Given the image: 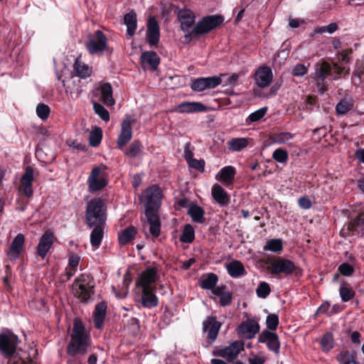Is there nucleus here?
Wrapping results in <instances>:
<instances>
[{"label":"nucleus","mask_w":364,"mask_h":364,"mask_svg":"<svg viewBox=\"0 0 364 364\" xmlns=\"http://www.w3.org/2000/svg\"><path fill=\"white\" fill-rule=\"evenodd\" d=\"M89 346L90 338L85 332V326L80 319L75 318L70 341L67 346V353L71 356L84 355L87 353Z\"/></svg>","instance_id":"nucleus-1"},{"label":"nucleus","mask_w":364,"mask_h":364,"mask_svg":"<svg viewBox=\"0 0 364 364\" xmlns=\"http://www.w3.org/2000/svg\"><path fill=\"white\" fill-rule=\"evenodd\" d=\"M86 223L91 228L95 225H105L107 219V208L104 200L100 198L92 199L86 208Z\"/></svg>","instance_id":"nucleus-2"},{"label":"nucleus","mask_w":364,"mask_h":364,"mask_svg":"<svg viewBox=\"0 0 364 364\" xmlns=\"http://www.w3.org/2000/svg\"><path fill=\"white\" fill-rule=\"evenodd\" d=\"M223 21L221 16L211 15L203 17L193 26L192 31L185 36V39L190 41L192 36L203 35L210 32Z\"/></svg>","instance_id":"nucleus-3"},{"label":"nucleus","mask_w":364,"mask_h":364,"mask_svg":"<svg viewBox=\"0 0 364 364\" xmlns=\"http://www.w3.org/2000/svg\"><path fill=\"white\" fill-rule=\"evenodd\" d=\"M161 198L160 187L154 185L146 188L141 196V201L145 208L144 213H156L161 206Z\"/></svg>","instance_id":"nucleus-4"},{"label":"nucleus","mask_w":364,"mask_h":364,"mask_svg":"<svg viewBox=\"0 0 364 364\" xmlns=\"http://www.w3.org/2000/svg\"><path fill=\"white\" fill-rule=\"evenodd\" d=\"M267 270L273 275H289L294 272L301 274V270L290 259L283 257H276L267 262Z\"/></svg>","instance_id":"nucleus-5"},{"label":"nucleus","mask_w":364,"mask_h":364,"mask_svg":"<svg viewBox=\"0 0 364 364\" xmlns=\"http://www.w3.org/2000/svg\"><path fill=\"white\" fill-rule=\"evenodd\" d=\"M88 191L94 193L101 191L108 184L106 167L103 165L94 167L87 181Z\"/></svg>","instance_id":"nucleus-6"},{"label":"nucleus","mask_w":364,"mask_h":364,"mask_svg":"<svg viewBox=\"0 0 364 364\" xmlns=\"http://www.w3.org/2000/svg\"><path fill=\"white\" fill-rule=\"evenodd\" d=\"M85 48L91 55L101 54L108 48L107 38L101 31L88 35Z\"/></svg>","instance_id":"nucleus-7"},{"label":"nucleus","mask_w":364,"mask_h":364,"mask_svg":"<svg viewBox=\"0 0 364 364\" xmlns=\"http://www.w3.org/2000/svg\"><path fill=\"white\" fill-rule=\"evenodd\" d=\"M244 344L242 341H235L223 348L214 350L213 353L215 356L223 358L230 362L237 358L238 355L244 350Z\"/></svg>","instance_id":"nucleus-8"},{"label":"nucleus","mask_w":364,"mask_h":364,"mask_svg":"<svg viewBox=\"0 0 364 364\" xmlns=\"http://www.w3.org/2000/svg\"><path fill=\"white\" fill-rule=\"evenodd\" d=\"M157 269L149 267L143 271L136 281V286L141 289H156L155 282L158 279Z\"/></svg>","instance_id":"nucleus-9"},{"label":"nucleus","mask_w":364,"mask_h":364,"mask_svg":"<svg viewBox=\"0 0 364 364\" xmlns=\"http://www.w3.org/2000/svg\"><path fill=\"white\" fill-rule=\"evenodd\" d=\"M18 341V336L14 333L0 334V350L6 358L14 354Z\"/></svg>","instance_id":"nucleus-10"},{"label":"nucleus","mask_w":364,"mask_h":364,"mask_svg":"<svg viewBox=\"0 0 364 364\" xmlns=\"http://www.w3.org/2000/svg\"><path fill=\"white\" fill-rule=\"evenodd\" d=\"M258 342L264 343L267 348L275 354L279 353L280 341L275 332L267 329L262 331L258 336Z\"/></svg>","instance_id":"nucleus-11"},{"label":"nucleus","mask_w":364,"mask_h":364,"mask_svg":"<svg viewBox=\"0 0 364 364\" xmlns=\"http://www.w3.org/2000/svg\"><path fill=\"white\" fill-rule=\"evenodd\" d=\"M222 324L214 316H208L203 322V331L210 343H213L218 335Z\"/></svg>","instance_id":"nucleus-12"},{"label":"nucleus","mask_w":364,"mask_h":364,"mask_svg":"<svg viewBox=\"0 0 364 364\" xmlns=\"http://www.w3.org/2000/svg\"><path fill=\"white\" fill-rule=\"evenodd\" d=\"M33 169L31 166H27L24 174L21 178V184L18 187V191L21 195H24L28 198H31L33 196Z\"/></svg>","instance_id":"nucleus-13"},{"label":"nucleus","mask_w":364,"mask_h":364,"mask_svg":"<svg viewBox=\"0 0 364 364\" xmlns=\"http://www.w3.org/2000/svg\"><path fill=\"white\" fill-rule=\"evenodd\" d=\"M260 326L254 319H247L243 321L237 329V333L246 339H251L259 331Z\"/></svg>","instance_id":"nucleus-14"},{"label":"nucleus","mask_w":364,"mask_h":364,"mask_svg":"<svg viewBox=\"0 0 364 364\" xmlns=\"http://www.w3.org/2000/svg\"><path fill=\"white\" fill-rule=\"evenodd\" d=\"M220 77H200L193 80L191 87L196 92H202L206 89H213L221 83Z\"/></svg>","instance_id":"nucleus-15"},{"label":"nucleus","mask_w":364,"mask_h":364,"mask_svg":"<svg viewBox=\"0 0 364 364\" xmlns=\"http://www.w3.org/2000/svg\"><path fill=\"white\" fill-rule=\"evenodd\" d=\"M177 18L180 23L181 29L184 32H188L196 22V16L193 11L187 8L180 9L177 14Z\"/></svg>","instance_id":"nucleus-16"},{"label":"nucleus","mask_w":364,"mask_h":364,"mask_svg":"<svg viewBox=\"0 0 364 364\" xmlns=\"http://www.w3.org/2000/svg\"><path fill=\"white\" fill-rule=\"evenodd\" d=\"M272 70L267 66L259 67L255 73V80L257 85L264 88L268 87L272 81Z\"/></svg>","instance_id":"nucleus-17"},{"label":"nucleus","mask_w":364,"mask_h":364,"mask_svg":"<svg viewBox=\"0 0 364 364\" xmlns=\"http://www.w3.org/2000/svg\"><path fill=\"white\" fill-rule=\"evenodd\" d=\"M132 136V119L127 117L122 124V129L117 139V146L122 149L124 146L130 141Z\"/></svg>","instance_id":"nucleus-18"},{"label":"nucleus","mask_w":364,"mask_h":364,"mask_svg":"<svg viewBox=\"0 0 364 364\" xmlns=\"http://www.w3.org/2000/svg\"><path fill=\"white\" fill-rule=\"evenodd\" d=\"M206 110V107L198 102H184L176 106L173 112L178 113L202 112Z\"/></svg>","instance_id":"nucleus-19"},{"label":"nucleus","mask_w":364,"mask_h":364,"mask_svg":"<svg viewBox=\"0 0 364 364\" xmlns=\"http://www.w3.org/2000/svg\"><path fill=\"white\" fill-rule=\"evenodd\" d=\"M159 26L154 16L149 18L147 23L146 37L149 44L155 46L159 41Z\"/></svg>","instance_id":"nucleus-20"},{"label":"nucleus","mask_w":364,"mask_h":364,"mask_svg":"<svg viewBox=\"0 0 364 364\" xmlns=\"http://www.w3.org/2000/svg\"><path fill=\"white\" fill-rule=\"evenodd\" d=\"M54 235L52 232L46 231L40 239L39 243L37 247V253L42 258L44 259L50 249L53 242Z\"/></svg>","instance_id":"nucleus-21"},{"label":"nucleus","mask_w":364,"mask_h":364,"mask_svg":"<svg viewBox=\"0 0 364 364\" xmlns=\"http://www.w3.org/2000/svg\"><path fill=\"white\" fill-rule=\"evenodd\" d=\"M25 243V237L23 234H18L11 242L7 251L8 257L11 259H16L23 250Z\"/></svg>","instance_id":"nucleus-22"},{"label":"nucleus","mask_w":364,"mask_h":364,"mask_svg":"<svg viewBox=\"0 0 364 364\" xmlns=\"http://www.w3.org/2000/svg\"><path fill=\"white\" fill-rule=\"evenodd\" d=\"M80 281H82V278L77 279L75 281V285L76 286V288L75 289V295L80 299L81 301L85 302L90 299L93 293L92 286H90L88 284H80L79 282Z\"/></svg>","instance_id":"nucleus-23"},{"label":"nucleus","mask_w":364,"mask_h":364,"mask_svg":"<svg viewBox=\"0 0 364 364\" xmlns=\"http://www.w3.org/2000/svg\"><path fill=\"white\" fill-rule=\"evenodd\" d=\"M213 198L220 206H225L229 204L230 201V196L218 183H215L211 188Z\"/></svg>","instance_id":"nucleus-24"},{"label":"nucleus","mask_w":364,"mask_h":364,"mask_svg":"<svg viewBox=\"0 0 364 364\" xmlns=\"http://www.w3.org/2000/svg\"><path fill=\"white\" fill-rule=\"evenodd\" d=\"M145 215L149 225L150 235L154 238L158 237L161 233V223L158 215L156 213H145Z\"/></svg>","instance_id":"nucleus-25"},{"label":"nucleus","mask_w":364,"mask_h":364,"mask_svg":"<svg viewBox=\"0 0 364 364\" xmlns=\"http://www.w3.org/2000/svg\"><path fill=\"white\" fill-rule=\"evenodd\" d=\"M100 92V100L107 106H113L115 101L113 98L112 87L108 82L100 85L99 89Z\"/></svg>","instance_id":"nucleus-26"},{"label":"nucleus","mask_w":364,"mask_h":364,"mask_svg":"<svg viewBox=\"0 0 364 364\" xmlns=\"http://www.w3.org/2000/svg\"><path fill=\"white\" fill-rule=\"evenodd\" d=\"M155 289H141V304L146 308H152L158 305V298L154 294Z\"/></svg>","instance_id":"nucleus-27"},{"label":"nucleus","mask_w":364,"mask_h":364,"mask_svg":"<svg viewBox=\"0 0 364 364\" xmlns=\"http://www.w3.org/2000/svg\"><path fill=\"white\" fill-rule=\"evenodd\" d=\"M235 173V168L233 166H225L218 173L216 178L225 185L232 184Z\"/></svg>","instance_id":"nucleus-28"},{"label":"nucleus","mask_w":364,"mask_h":364,"mask_svg":"<svg viewBox=\"0 0 364 364\" xmlns=\"http://www.w3.org/2000/svg\"><path fill=\"white\" fill-rule=\"evenodd\" d=\"M104 225H95L94 229L90 234V243L95 250L99 248L101 245L104 236Z\"/></svg>","instance_id":"nucleus-29"},{"label":"nucleus","mask_w":364,"mask_h":364,"mask_svg":"<svg viewBox=\"0 0 364 364\" xmlns=\"http://www.w3.org/2000/svg\"><path fill=\"white\" fill-rule=\"evenodd\" d=\"M73 68L77 75L81 78H86L92 75V68L83 63L78 57L73 65Z\"/></svg>","instance_id":"nucleus-30"},{"label":"nucleus","mask_w":364,"mask_h":364,"mask_svg":"<svg viewBox=\"0 0 364 364\" xmlns=\"http://www.w3.org/2000/svg\"><path fill=\"white\" fill-rule=\"evenodd\" d=\"M226 269L232 277H239L247 274L244 265L238 260H234L228 264Z\"/></svg>","instance_id":"nucleus-31"},{"label":"nucleus","mask_w":364,"mask_h":364,"mask_svg":"<svg viewBox=\"0 0 364 364\" xmlns=\"http://www.w3.org/2000/svg\"><path fill=\"white\" fill-rule=\"evenodd\" d=\"M249 145V139L245 137L232 138L227 142L228 148L232 151H240Z\"/></svg>","instance_id":"nucleus-32"},{"label":"nucleus","mask_w":364,"mask_h":364,"mask_svg":"<svg viewBox=\"0 0 364 364\" xmlns=\"http://www.w3.org/2000/svg\"><path fill=\"white\" fill-rule=\"evenodd\" d=\"M331 71V68L329 63L323 62L321 64H316L315 78L319 82H323L330 75Z\"/></svg>","instance_id":"nucleus-33"},{"label":"nucleus","mask_w":364,"mask_h":364,"mask_svg":"<svg viewBox=\"0 0 364 364\" xmlns=\"http://www.w3.org/2000/svg\"><path fill=\"white\" fill-rule=\"evenodd\" d=\"M137 231L134 226H129L119 233L118 240L121 245H125L135 237Z\"/></svg>","instance_id":"nucleus-34"},{"label":"nucleus","mask_w":364,"mask_h":364,"mask_svg":"<svg viewBox=\"0 0 364 364\" xmlns=\"http://www.w3.org/2000/svg\"><path fill=\"white\" fill-rule=\"evenodd\" d=\"M106 304L105 303L98 304L95 310V326L97 328H100L102 326L105 316L106 314Z\"/></svg>","instance_id":"nucleus-35"},{"label":"nucleus","mask_w":364,"mask_h":364,"mask_svg":"<svg viewBox=\"0 0 364 364\" xmlns=\"http://www.w3.org/2000/svg\"><path fill=\"white\" fill-rule=\"evenodd\" d=\"M124 21L127 26V33L129 36H132L136 29V15L132 11L124 15Z\"/></svg>","instance_id":"nucleus-36"},{"label":"nucleus","mask_w":364,"mask_h":364,"mask_svg":"<svg viewBox=\"0 0 364 364\" xmlns=\"http://www.w3.org/2000/svg\"><path fill=\"white\" fill-rule=\"evenodd\" d=\"M188 213L189 214L193 222L198 223H203L204 222L205 212L201 207L197 205H192L189 207Z\"/></svg>","instance_id":"nucleus-37"},{"label":"nucleus","mask_w":364,"mask_h":364,"mask_svg":"<svg viewBox=\"0 0 364 364\" xmlns=\"http://www.w3.org/2000/svg\"><path fill=\"white\" fill-rule=\"evenodd\" d=\"M354 102L350 97H344L336 105V110L338 114H346L353 107Z\"/></svg>","instance_id":"nucleus-38"},{"label":"nucleus","mask_w":364,"mask_h":364,"mask_svg":"<svg viewBox=\"0 0 364 364\" xmlns=\"http://www.w3.org/2000/svg\"><path fill=\"white\" fill-rule=\"evenodd\" d=\"M195 232L191 225L187 224L184 226L183 232L180 237L181 242L191 243L194 240Z\"/></svg>","instance_id":"nucleus-39"},{"label":"nucleus","mask_w":364,"mask_h":364,"mask_svg":"<svg viewBox=\"0 0 364 364\" xmlns=\"http://www.w3.org/2000/svg\"><path fill=\"white\" fill-rule=\"evenodd\" d=\"M141 59L144 63L150 65L153 69H156L159 63V58L155 52H146L141 55Z\"/></svg>","instance_id":"nucleus-40"},{"label":"nucleus","mask_w":364,"mask_h":364,"mask_svg":"<svg viewBox=\"0 0 364 364\" xmlns=\"http://www.w3.org/2000/svg\"><path fill=\"white\" fill-rule=\"evenodd\" d=\"M264 250L279 252L283 250L282 241L280 239H271L263 247Z\"/></svg>","instance_id":"nucleus-41"},{"label":"nucleus","mask_w":364,"mask_h":364,"mask_svg":"<svg viewBox=\"0 0 364 364\" xmlns=\"http://www.w3.org/2000/svg\"><path fill=\"white\" fill-rule=\"evenodd\" d=\"M294 137V135L289 132H280L272 135L271 139L275 144H287Z\"/></svg>","instance_id":"nucleus-42"},{"label":"nucleus","mask_w":364,"mask_h":364,"mask_svg":"<svg viewBox=\"0 0 364 364\" xmlns=\"http://www.w3.org/2000/svg\"><path fill=\"white\" fill-rule=\"evenodd\" d=\"M218 278L214 273H210L201 281L200 287L204 289H211L215 287Z\"/></svg>","instance_id":"nucleus-43"},{"label":"nucleus","mask_w":364,"mask_h":364,"mask_svg":"<svg viewBox=\"0 0 364 364\" xmlns=\"http://www.w3.org/2000/svg\"><path fill=\"white\" fill-rule=\"evenodd\" d=\"M142 151L141 143L139 140H134L129 146L126 154L130 158L137 156Z\"/></svg>","instance_id":"nucleus-44"},{"label":"nucleus","mask_w":364,"mask_h":364,"mask_svg":"<svg viewBox=\"0 0 364 364\" xmlns=\"http://www.w3.org/2000/svg\"><path fill=\"white\" fill-rule=\"evenodd\" d=\"M271 292L269 284L266 282H260L256 289V294L259 298L265 299Z\"/></svg>","instance_id":"nucleus-45"},{"label":"nucleus","mask_w":364,"mask_h":364,"mask_svg":"<svg viewBox=\"0 0 364 364\" xmlns=\"http://www.w3.org/2000/svg\"><path fill=\"white\" fill-rule=\"evenodd\" d=\"M340 364H358L355 357L348 351H343L337 357Z\"/></svg>","instance_id":"nucleus-46"},{"label":"nucleus","mask_w":364,"mask_h":364,"mask_svg":"<svg viewBox=\"0 0 364 364\" xmlns=\"http://www.w3.org/2000/svg\"><path fill=\"white\" fill-rule=\"evenodd\" d=\"M321 346L323 351H329L333 346V336L330 333L324 334L321 340Z\"/></svg>","instance_id":"nucleus-47"},{"label":"nucleus","mask_w":364,"mask_h":364,"mask_svg":"<svg viewBox=\"0 0 364 364\" xmlns=\"http://www.w3.org/2000/svg\"><path fill=\"white\" fill-rule=\"evenodd\" d=\"M93 108L95 113L98 114L102 120L105 122H108L109 120V114L102 105L97 102H94Z\"/></svg>","instance_id":"nucleus-48"},{"label":"nucleus","mask_w":364,"mask_h":364,"mask_svg":"<svg viewBox=\"0 0 364 364\" xmlns=\"http://www.w3.org/2000/svg\"><path fill=\"white\" fill-rule=\"evenodd\" d=\"M338 28V26L337 23H331L329 25L321 26V27H317L314 30V34H321L323 33H333L335 31H336Z\"/></svg>","instance_id":"nucleus-49"},{"label":"nucleus","mask_w":364,"mask_h":364,"mask_svg":"<svg viewBox=\"0 0 364 364\" xmlns=\"http://www.w3.org/2000/svg\"><path fill=\"white\" fill-rule=\"evenodd\" d=\"M272 159L281 164L286 163L288 159V153L283 149H277L272 154Z\"/></svg>","instance_id":"nucleus-50"},{"label":"nucleus","mask_w":364,"mask_h":364,"mask_svg":"<svg viewBox=\"0 0 364 364\" xmlns=\"http://www.w3.org/2000/svg\"><path fill=\"white\" fill-rule=\"evenodd\" d=\"M339 293H340V296L341 297V300L343 302H347V301H350L355 296L354 291L352 289H350L348 287H346V286H343L341 287Z\"/></svg>","instance_id":"nucleus-51"},{"label":"nucleus","mask_w":364,"mask_h":364,"mask_svg":"<svg viewBox=\"0 0 364 364\" xmlns=\"http://www.w3.org/2000/svg\"><path fill=\"white\" fill-rule=\"evenodd\" d=\"M36 114L42 120L48 119L50 114V107L43 103H40L36 107Z\"/></svg>","instance_id":"nucleus-52"},{"label":"nucleus","mask_w":364,"mask_h":364,"mask_svg":"<svg viewBox=\"0 0 364 364\" xmlns=\"http://www.w3.org/2000/svg\"><path fill=\"white\" fill-rule=\"evenodd\" d=\"M102 139V132L100 129H96L91 132L89 136L90 144L92 146H97Z\"/></svg>","instance_id":"nucleus-53"},{"label":"nucleus","mask_w":364,"mask_h":364,"mask_svg":"<svg viewBox=\"0 0 364 364\" xmlns=\"http://www.w3.org/2000/svg\"><path fill=\"white\" fill-rule=\"evenodd\" d=\"M267 327L268 328L267 330H269L271 331H275L278 326L279 324V318L276 314H270L267 317L266 321Z\"/></svg>","instance_id":"nucleus-54"},{"label":"nucleus","mask_w":364,"mask_h":364,"mask_svg":"<svg viewBox=\"0 0 364 364\" xmlns=\"http://www.w3.org/2000/svg\"><path fill=\"white\" fill-rule=\"evenodd\" d=\"M267 108L262 107L250 114L248 117V120L251 122H257L261 119L266 114Z\"/></svg>","instance_id":"nucleus-55"},{"label":"nucleus","mask_w":364,"mask_h":364,"mask_svg":"<svg viewBox=\"0 0 364 364\" xmlns=\"http://www.w3.org/2000/svg\"><path fill=\"white\" fill-rule=\"evenodd\" d=\"M338 271L342 275L349 277L354 272V269L350 264L344 262L339 265Z\"/></svg>","instance_id":"nucleus-56"},{"label":"nucleus","mask_w":364,"mask_h":364,"mask_svg":"<svg viewBox=\"0 0 364 364\" xmlns=\"http://www.w3.org/2000/svg\"><path fill=\"white\" fill-rule=\"evenodd\" d=\"M307 72V67L303 64H296L292 69V75L294 76H303Z\"/></svg>","instance_id":"nucleus-57"},{"label":"nucleus","mask_w":364,"mask_h":364,"mask_svg":"<svg viewBox=\"0 0 364 364\" xmlns=\"http://www.w3.org/2000/svg\"><path fill=\"white\" fill-rule=\"evenodd\" d=\"M219 298L220 304L223 306L229 305L231 303L232 299V294L228 291H226L224 293H223V294H221V296H219Z\"/></svg>","instance_id":"nucleus-58"},{"label":"nucleus","mask_w":364,"mask_h":364,"mask_svg":"<svg viewBox=\"0 0 364 364\" xmlns=\"http://www.w3.org/2000/svg\"><path fill=\"white\" fill-rule=\"evenodd\" d=\"M189 166L191 168L198 169L199 171H203L205 166V162L203 160H198L196 159H193L192 160L188 162Z\"/></svg>","instance_id":"nucleus-59"},{"label":"nucleus","mask_w":364,"mask_h":364,"mask_svg":"<svg viewBox=\"0 0 364 364\" xmlns=\"http://www.w3.org/2000/svg\"><path fill=\"white\" fill-rule=\"evenodd\" d=\"M298 203L301 208L305 210L309 209L312 205L311 201L307 197L299 198L298 200Z\"/></svg>","instance_id":"nucleus-60"},{"label":"nucleus","mask_w":364,"mask_h":364,"mask_svg":"<svg viewBox=\"0 0 364 364\" xmlns=\"http://www.w3.org/2000/svg\"><path fill=\"white\" fill-rule=\"evenodd\" d=\"M80 262V257L77 255H71L69 258V267L70 268L77 269Z\"/></svg>","instance_id":"nucleus-61"},{"label":"nucleus","mask_w":364,"mask_h":364,"mask_svg":"<svg viewBox=\"0 0 364 364\" xmlns=\"http://www.w3.org/2000/svg\"><path fill=\"white\" fill-rule=\"evenodd\" d=\"M190 146H191V144L187 143L184 148V158L187 161V162H188L189 161H191L193 159V153L191 151Z\"/></svg>","instance_id":"nucleus-62"},{"label":"nucleus","mask_w":364,"mask_h":364,"mask_svg":"<svg viewBox=\"0 0 364 364\" xmlns=\"http://www.w3.org/2000/svg\"><path fill=\"white\" fill-rule=\"evenodd\" d=\"M351 53V50H345L338 54V60L343 63H348L349 61L348 55Z\"/></svg>","instance_id":"nucleus-63"},{"label":"nucleus","mask_w":364,"mask_h":364,"mask_svg":"<svg viewBox=\"0 0 364 364\" xmlns=\"http://www.w3.org/2000/svg\"><path fill=\"white\" fill-rule=\"evenodd\" d=\"M265 358L262 357H255L249 359L250 364H264Z\"/></svg>","instance_id":"nucleus-64"}]
</instances>
